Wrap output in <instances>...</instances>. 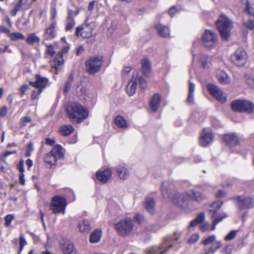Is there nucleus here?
Instances as JSON below:
<instances>
[{
  "instance_id": "obj_1",
  "label": "nucleus",
  "mask_w": 254,
  "mask_h": 254,
  "mask_svg": "<svg viewBox=\"0 0 254 254\" xmlns=\"http://www.w3.org/2000/svg\"><path fill=\"white\" fill-rule=\"evenodd\" d=\"M174 185L170 182H165L162 184L161 191L164 198H170L172 202L180 207L183 206L189 200L187 192L180 193H174Z\"/></svg>"
},
{
  "instance_id": "obj_2",
  "label": "nucleus",
  "mask_w": 254,
  "mask_h": 254,
  "mask_svg": "<svg viewBox=\"0 0 254 254\" xmlns=\"http://www.w3.org/2000/svg\"><path fill=\"white\" fill-rule=\"evenodd\" d=\"M66 111L68 118L72 122L76 123L82 122L88 115V111L77 103H73L68 105Z\"/></svg>"
},
{
  "instance_id": "obj_3",
  "label": "nucleus",
  "mask_w": 254,
  "mask_h": 254,
  "mask_svg": "<svg viewBox=\"0 0 254 254\" xmlns=\"http://www.w3.org/2000/svg\"><path fill=\"white\" fill-rule=\"evenodd\" d=\"M216 24L222 40L227 41L233 27L232 21L226 16L222 14L216 22Z\"/></svg>"
},
{
  "instance_id": "obj_4",
  "label": "nucleus",
  "mask_w": 254,
  "mask_h": 254,
  "mask_svg": "<svg viewBox=\"0 0 254 254\" xmlns=\"http://www.w3.org/2000/svg\"><path fill=\"white\" fill-rule=\"evenodd\" d=\"M171 240V238H165L160 245L147 248L145 250L146 254H167L169 250L173 248Z\"/></svg>"
},
{
  "instance_id": "obj_5",
  "label": "nucleus",
  "mask_w": 254,
  "mask_h": 254,
  "mask_svg": "<svg viewBox=\"0 0 254 254\" xmlns=\"http://www.w3.org/2000/svg\"><path fill=\"white\" fill-rule=\"evenodd\" d=\"M66 204V200L64 197L56 195L52 198L50 209L54 214H64L65 212Z\"/></svg>"
},
{
  "instance_id": "obj_6",
  "label": "nucleus",
  "mask_w": 254,
  "mask_h": 254,
  "mask_svg": "<svg viewBox=\"0 0 254 254\" xmlns=\"http://www.w3.org/2000/svg\"><path fill=\"white\" fill-rule=\"evenodd\" d=\"M138 83L142 89H144L147 86L144 78L133 74L126 88L127 93L129 96H132L136 92Z\"/></svg>"
},
{
  "instance_id": "obj_7",
  "label": "nucleus",
  "mask_w": 254,
  "mask_h": 254,
  "mask_svg": "<svg viewBox=\"0 0 254 254\" xmlns=\"http://www.w3.org/2000/svg\"><path fill=\"white\" fill-rule=\"evenodd\" d=\"M103 63V58L101 56H93L90 57L85 63L87 71L93 74L99 71Z\"/></svg>"
},
{
  "instance_id": "obj_8",
  "label": "nucleus",
  "mask_w": 254,
  "mask_h": 254,
  "mask_svg": "<svg viewBox=\"0 0 254 254\" xmlns=\"http://www.w3.org/2000/svg\"><path fill=\"white\" fill-rule=\"evenodd\" d=\"M95 28L92 23L85 22L76 28L75 34L77 37L89 38L92 36V32Z\"/></svg>"
},
{
  "instance_id": "obj_9",
  "label": "nucleus",
  "mask_w": 254,
  "mask_h": 254,
  "mask_svg": "<svg viewBox=\"0 0 254 254\" xmlns=\"http://www.w3.org/2000/svg\"><path fill=\"white\" fill-rule=\"evenodd\" d=\"M116 230L122 236L130 234L133 228L132 222L130 219L127 218L115 224Z\"/></svg>"
},
{
  "instance_id": "obj_10",
  "label": "nucleus",
  "mask_w": 254,
  "mask_h": 254,
  "mask_svg": "<svg viewBox=\"0 0 254 254\" xmlns=\"http://www.w3.org/2000/svg\"><path fill=\"white\" fill-rule=\"evenodd\" d=\"M207 89L210 94L220 103L223 104L226 102L227 99L226 95L221 89L215 84H208Z\"/></svg>"
},
{
  "instance_id": "obj_11",
  "label": "nucleus",
  "mask_w": 254,
  "mask_h": 254,
  "mask_svg": "<svg viewBox=\"0 0 254 254\" xmlns=\"http://www.w3.org/2000/svg\"><path fill=\"white\" fill-rule=\"evenodd\" d=\"M204 45L209 48L214 47L217 44V38L216 34L213 31L206 30L201 37Z\"/></svg>"
},
{
  "instance_id": "obj_12",
  "label": "nucleus",
  "mask_w": 254,
  "mask_h": 254,
  "mask_svg": "<svg viewBox=\"0 0 254 254\" xmlns=\"http://www.w3.org/2000/svg\"><path fill=\"white\" fill-rule=\"evenodd\" d=\"M214 138V134L210 128H204L199 137V144L202 146H206L210 144Z\"/></svg>"
},
{
  "instance_id": "obj_13",
  "label": "nucleus",
  "mask_w": 254,
  "mask_h": 254,
  "mask_svg": "<svg viewBox=\"0 0 254 254\" xmlns=\"http://www.w3.org/2000/svg\"><path fill=\"white\" fill-rule=\"evenodd\" d=\"M49 80L47 78L40 76V75H36V81H30L29 84L38 89L37 95H40L43 91V89L45 88L47 86Z\"/></svg>"
},
{
  "instance_id": "obj_14",
  "label": "nucleus",
  "mask_w": 254,
  "mask_h": 254,
  "mask_svg": "<svg viewBox=\"0 0 254 254\" xmlns=\"http://www.w3.org/2000/svg\"><path fill=\"white\" fill-rule=\"evenodd\" d=\"M112 174V170L110 168L100 170L96 173V178L99 182L105 184L111 178Z\"/></svg>"
},
{
  "instance_id": "obj_15",
  "label": "nucleus",
  "mask_w": 254,
  "mask_h": 254,
  "mask_svg": "<svg viewBox=\"0 0 254 254\" xmlns=\"http://www.w3.org/2000/svg\"><path fill=\"white\" fill-rule=\"evenodd\" d=\"M239 112L254 114V104L247 100H239Z\"/></svg>"
},
{
  "instance_id": "obj_16",
  "label": "nucleus",
  "mask_w": 254,
  "mask_h": 254,
  "mask_svg": "<svg viewBox=\"0 0 254 254\" xmlns=\"http://www.w3.org/2000/svg\"><path fill=\"white\" fill-rule=\"evenodd\" d=\"M254 206L253 199L249 196H239V209H248Z\"/></svg>"
},
{
  "instance_id": "obj_17",
  "label": "nucleus",
  "mask_w": 254,
  "mask_h": 254,
  "mask_svg": "<svg viewBox=\"0 0 254 254\" xmlns=\"http://www.w3.org/2000/svg\"><path fill=\"white\" fill-rule=\"evenodd\" d=\"M69 49V47L68 45L63 46L61 52L55 58L54 66L56 69H58L59 66L64 63V59L63 58V54L67 53Z\"/></svg>"
},
{
  "instance_id": "obj_18",
  "label": "nucleus",
  "mask_w": 254,
  "mask_h": 254,
  "mask_svg": "<svg viewBox=\"0 0 254 254\" xmlns=\"http://www.w3.org/2000/svg\"><path fill=\"white\" fill-rule=\"evenodd\" d=\"M227 217V214L225 213H221L217 214H211V218L212 220V225L211 228V231H214L216 229V225L220 222H222L223 220Z\"/></svg>"
},
{
  "instance_id": "obj_19",
  "label": "nucleus",
  "mask_w": 254,
  "mask_h": 254,
  "mask_svg": "<svg viewBox=\"0 0 254 254\" xmlns=\"http://www.w3.org/2000/svg\"><path fill=\"white\" fill-rule=\"evenodd\" d=\"M116 170L119 178L121 179L126 180L129 176V171L125 165H118L117 166Z\"/></svg>"
},
{
  "instance_id": "obj_20",
  "label": "nucleus",
  "mask_w": 254,
  "mask_h": 254,
  "mask_svg": "<svg viewBox=\"0 0 254 254\" xmlns=\"http://www.w3.org/2000/svg\"><path fill=\"white\" fill-rule=\"evenodd\" d=\"M161 96L159 94H155L150 101V108L153 112H156L160 106Z\"/></svg>"
},
{
  "instance_id": "obj_21",
  "label": "nucleus",
  "mask_w": 254,
  "mask_h": 254,
  "mask_svg": "<svg viewBox=\"0 0 254 254\" xmlns=\"http://www.w3.org/2000/svg\"><path fill=\"white\" fill-rule=\"evenodd\" d=\"M187 193L189 194V199H191L198 202H200L206 198V196L204 194L194 190H191Z\"/></svg>"
},
{
  "instance_id": "obj_22",
  "label": "nucleus",
  "mask_w": 254,
  "mask_h": 254,
  "mask_svg": "<svg viewBox=\"0 0 254 254\" xmlns=\"http://www.w3.org/2000/svg\"><path fill=\"white\" fill-rule=\"evenodd\" d=\"M222 139L226 144L231 146L236 145L238 141V138L234 133H228L223 135Z\"/></svg>"
},
{
  "instance_id": "obj_23",
  "label": "nucleus",
  "mask_w": 254,
  "mask_h": 254,
  "mask_svg": "<svg viewBox=\"0 0 254 254\" xmlns=\"http://www.w3.org/2000/svg\"><path fill=\"white\" fill-rule=\"evenodd\" d=\"M142 72L144 75H148L151 70V65L150 61L147 58H145L141 61Z\"/></svg>"
},
{
  "instance_id": "obj_24",
  "label": "nucleus",
  "mask_w": 254,
  "mask_h": 254,
  "mask_svg": "<svg viewBox=\"0 0 254 254\" xmlns=\"http://www.w3.org/2000/svg\"><path fill=\"white\" fill-rule=\"evenodd\" d=\"M159 35L163 38L168 37L170 35L169 28L162 24H159L156 26Z\"/></svg>"
},
{
  "instance_id": "obj_25",
  "label": "nucleus",
  "mask_w": 254,
  "mask_h": 254,
  "mask_svg": "<svg viewBox=\"0 0 254 254\" xmlns=\"http://www.w3.org/2000/svg\"><path fill=\"white\" fill-rule=\"evenodd\" d=\"M78 228L79 231L82 233H88L91 229L90 224L87 220L80 221L78 223Z\"/></svg>"
},
{
  "instance_id": "obj_26",
  "label": "nucleus",
  "mask_w": 254,
  "mask_h": 254,
  "mask_svg": "<svg viewBox=\"0 0 254 254\" xmlns=\"http://www.w3.org/2000/svg\"><path fill=\"white\" fill-rule=\"evenodd\" d=\"M58 160L64 157L63 148L59 145H55L50 152Z\"/></svg>"
},
{
  "instance_id": "obj_27",
  "label": "nucleus",
  "mask_w": 254,
  "mask_h": 254,
  "mask_svg": "<svg viewBox=\"0 0 254 254\" xmlns=\"http://www.w3.org/2000/svg\"><path fill=\"white\" fill-rule=\"evenodd\" d=\"M195 87V84L190 81H189V94L187 98V102L190 104L194 103V92Z\"/></svg>"
},
{
  "instance_id": "obj_28",
  "label": "nucleus",
  "mask_w": 254,
  "mask_h": 254,
  "mask_svg": "<svg viewBox=\"0 0 254 254\" xmlns=\"http://www.w3.org/2000/svg\"><path fill=\"white\" fill-rule=\"evenodd\" d=\"M56 24H52L47 29L45 33V38L48 39H52L55 38L56 35Z\"/></svg>"
},
{
  "instance_id": "obj_29",
  "label": "nucleus",
  "mask_w": 254,
  "mask_h": 254,
  "mask_svg": "<svg viewBox=\"0 0 254 254\" xmlns=\"http://www.w3.org/2000/svg\"><path fill=\"white\" fill-rule=\"evenodd\" d=\"M242 4L245 6L244 11L251 16H254V8L252 7L249 0H242Z\"/></svg>"
},
{
  "instance_id": "obj_30",
  "label": "nucleus",
  "mask_w": 254,
  "mask_h": 254,
  "mask_svg": "<svg viewBox=\"0 0 254 254\" xmlns=\"http://www.w3.org/2000/svg\"><path fill=\"white\" fill-rule=\"evenodd\" d=\"M248 60V56L247 52L243 49H239V66L245 65Z\"/></svg>"
},
{
  "instance_id": "obj_31",
  "label": "nucleus",
  "mask_w": 254,
  "mask_h": 254,
  "mask_svg": "<svg viewBox=\"0 0 254 254\" xmlns=\"http://www.w3.org/2000/svg\"><path fill=\"white\" fill-rule=\"evenodd\" d=\"M74 247L69 242H66L62 245V250L64 254H70L72 253Z\"/></svg>"
},
{
  "instance_id": "obj_32",
  "label": "nucleus",
  "mask_w": 254,
  "mask_h": 254,
  "mask_svg": "<svg viewBox=\"0 0 254 254\" xmlns=\"http://www.w3.org/2000/svg\"><path fill=\"white\" fill-rule=\"evenodd\" d=\"M145 207L146 210L150 213H153L155 211V202L152 198H147L145 203Z\"/></svg>"
},
{
  "instance_id": "obj_33",
  "label": "nucleus",
  "mask_w": 254,
  "mask_h": 254,
  "mask_svg": "<svg viewBox=\"0 0 254 254\" xmlns=\"http://www.w3.org/2000/svg\"><path fill=\"white\" fill-rule=\"evenodd\" d=\"M102 232L101 230H97L93 232L90 236V241L92 243H96L99 242L101 239Z\"/></svg>"
},
{
  "instance_id": "obj_34",
  "label": "nucleus",
  "mask_w": 254,
  "mask_h": 254,
  "mask_svg": "<svg viewBox=\"0 0 254 254\" xmlns=\"http://www.w3.org/2000/svg\"><path fill=\"white\" fill-rule=\"evenodd\" d=\"M217 77L219 81L223 84H226L230 82L227 74L223 71H219L217 74Z\"/></svg>"
},
{
  "instance_id": "obj_35",
  "label": "nucleus",
  "mask_w": 254,
  "mask_h": 254,
  "mask_svg": "<svg viewBox=\"0 0 254 254\" xmlns=\"http://www.w3.org/2000/svg\"><path fill=\"white\" fill-rule=\"evenodd\" d=\"M223 204L221 201H217L214 202L210 206L209 212L211 214H215L217 211L219 210L221 206Z\"/></svg>"
},
{
  "instance_id": "obj_36",
  "label": "nucleus",
  "mask_w": 254,
  "mask_h": 254,
  "mask_svg": "<svg viewBox=\"0 0 254 254\" xmlns=\"http://www.w3.org/2000/svg\"><path fill=\"white\" fill-rule=\"evenodd\" d=\"M205 217L204 213L202 212L200 213L195 219L191 221L189 227H193L196 226L198 224L202 223L205 219Z\"/></svg>"
},
{
  "instance_id": "obj_37",
  "label": "nucleus",
  "mask_w": 254,
  "mask_h": 254,
  "mask_svg": "<svg viewBox=\"0 0 254 254\" xmlns=\"http://www.w3.org/2000/svg\"><path fill=\"white\" fill-rule=\"evenodd\" d=\"M114 124L118 127H127L126 120L121 116H117L114 119Z\"/></svg>"
},
{
  "instance_id": "obj_38",
  "label": "nucleus",
  "mask_w": 254,
  "mask_h": 254,
  "mask_svg": "<svg viewBox=\"0 0 254 254\" xmlns=\"http://www.w3.org/2000/svg\"><path fill=\"white\" fill-rule=\"evenodd\" d=\"M44 160L46 163L49 164L51 166L56 165L57 161V159L51 152L47 153L45 155Z\"/></svg>"
},
{
  "instance_id": "obj_39",
  "label": "nucleus",
  "mask_w": 254,
  "mask_h": 254,
  "mask_svg": "<svg viewBox=\"0 0 254 254\" xmlns=\"http://www.w3.org/2000/svg\"><path fill=\"white\" fill-rule=\"evenodd\" d=\"M40 38L36 35L35 33L29 34L26 38V42L31 45H33L35 43H39L40 42Z\"/></svg>"
},
{
  "instance_id": "obj_40",
  "label": "nucleus",
  "mask_w": 254,
  "mask_h": 254,
  "mask_svg": "<svg viewBox=\"0 0 254 254\" xmlns=\"http://www.w3.org/2000/svg\"><path fill=\"white\" fill-rule=\"evenodd\" d=\"M73 81V76L72 74H70L68 80L65 82V86L64 87V94H66L70 90L71 84Z\"/></svg>"
},
{
  "instance_id": "obj_41",
  "label": "nucleus",
  "mask_w": 254,
  "mask_h": 254,
  "mask_svg": "<svg viewBox=\"0 0 254 254\" xmlns=\"http://www.w3.org/2000/svg\"><path fill=\"white\" fill-rule=\"evenodd\" d=\"M9 37L12 41H15L18 39L24 40L25 39L24 35L19 32L11 33Z\"/></svg>"
},
{
  "instance_id": "obj_42",
  "label": "nucleus",
  "mask_w": 254,
  "mask_h": 254,
  "mask_svg": "<svg viewBox=\"0 0 254 254\" xmlns=\"http://www.w3.org/2000/svg\"><path fill=\"white\" fill-rule=\"evenodd\" d=\"M222 246L221 241H218L213 243L212 245L209 249V252L214 253L216 250Z\"/></svg>"
},
{
  "instance_id": "obj_43",
  "label": "nucleus",
  "mask_w": 254,
  "mask_h": 254,
  "mask_svg": "<svg viewBox=\"0 0 254 254\" xmlns=\"http://www.w3.org/2000/svg\"><path fill=\"white\" fill-rule=\"evenodd\" d=\"M237 233V230L231 231L224 237V240L226 241H230L233 240L236 238Z\"/></svg>"
},
{
  "instance_id": "obj_44",
  "label": "nucleus",
  "mask_w": 254,
  "mask_h": 254,
  "mask_svg": "<svg viewBox=\"0 0 254 254\" xmlns=\"http://www.w3.org/2000/svg\"><path fill=\"white\" fill-rule=\"evenodd\" d=\"M73 131V128H60L59 132L64 136H67Z\"/></svg>"
},
{
  "instance_id": "obj_45",
  "label": "nucleus",
  "mask_w": 254,
  "mask_h": 254,
  "mask_svg": "<svg viewBox=\"0 0 254 254\" xmlns=\"http://www.w3.org/2000/svg\"><path fill=\"white\" fill-rule=\"evenodd\" d=\"M182 234V233L181 232L177 231V232H175L174 233L173 235H172L171 236H168V237H166V238H169V237L171 238V243L173 245V241H178L179 240V239H180V238L181 237Z\"/></svg>"
},
{
  "instance_id": "obj_46",
  "label": "nucleus",
  "mask_w": 254,
  "mask_h": 254,
  "mask_svg": "<svg viewBox=\"0 0 254 254\" xmlns=\"http://www.w3.org/2000/svg\"><path fill=\"white\" fill-rule=\"evenodd\" d=\"M19 245L20 247L18 252L20 253L22 251L24 247L27 245V242L23 236H20L19 237Z\"/></svg>"
},
{
  "instance_id": "obj_47",
  "label": "nucleus",
  "mask_w": 254,
  "mask_h": 254,
  "mask_svg": "<svg viewBox=\"0 0 254 254\" xmlns=\"http://www.w3.org/2000/svg\"><path fill=\"white\" fill-rule=\"evenodd\" d=\"M200 60L203 67H206L208 63V56L206 55L201 54L200 55Z\"/></svg>"
},
{
  "instance_id": "obj_48",
  "label": "nucleus",
  "mask_w": 254,
  "mask_h": 254,
  "mask_svg": "<svg viewBox=\"0 0 254 254\" xmlns=\"http://www.w3.org/2000/svg\"><path fill=\"white\" fill-rule=\"evenodd\" d=\"M216 240V236L214 235H211L203 241V244L205 245H208L214 242Z\"/></svg>"
},
{
  "instance_id": "obj_49",
  "label": "nucleus",
  "mask_w": 254,
  "mask_h": 254,
  "mask_svg": "<svg viewBox=\"0 0 254 254\" xmlns=\"http://www.w3.org/2000/svg\"><path fill=\"white\" fill-rule=\"evenodd\" d=\"M245 80L247 84L253 88H254V78L249 75L245 76Z\"/></svg>"
},
{
  "instance_id": "obj_50",
  "label": "nucleus",
  "mask_w": 254,
  "mask_h": 254,
  "mask_svg": "<svg viewBox=\"0 0 254 254\" xmlns=\"http://www.w3.org/2000/svg\"><path fill=\"white\" fill-rule=\"evenodd\" d=\"M199 238V236L198 234H194L190 236L188 242L190 244L194 243L198 240Z\"/></svg>"
},
{
  "instance_id": "obj_51",
  "label": "nucleus",
  "mask_w": 254,
  "mask_h": 254,
  "mask_svg": "<svg viewBox=\"0 0 254 254\" xmlns=\"http://www.w3.org/2000/svg\"><path fill=\"white\" fill-rule=\"evenodd\" d=\"M76 89L78 96L83 95L86 93V88L81 85H77Z\"/></svg>"
},
{
  "instance_id": "obj_52",
  "label": "nucleus",
  "mask_w": 254,
  "mask_h": 254,
  "mask_svg": "<svg viewBox=\"0 0 254 254\" xmlns=\"http://www.w3.org/2000/svg\"><path fill=\"white\" fill-rule=\"evenodd\" d=\"M13 218H14L13 216L11 214L7 215L4 218L5 226H6L7 227L9 226L11 224V222L13 219Z\"/></svg>"
},
{
  "instance_id": "obj_53",
  "label": "nucleus",
  "mask_w": 254,
  "mask_h": 254,
  "mask_svg": "<svg viewBox=\"0 0 254 254\" xmlns=\"http://www.w3.org/2000/svg\"><path fill=\"white\" fill-rule=\"evenodd\" d=\"M75 23L73 19L71 18L69 19L66 24V27H65V30L66 31H69L74 26Z\"/></svg>"
},
{
  "instance_id": "obj_54",
  "label": "nucleus",
  "mask_w": 254,
  "mask_h": 254,
  "mask_svg": "<svg viewBox=\"0 0 254 254\" xmlns=\"http://www.w3.org/2000/svg\"><path fill=\"white\" fill-rule=\"evenodd\" d=\"M230 60L236 65H237L238 64V54L237 52L236 51L233 55H231L230 58Z\"/></svg>"
},
{
  "instance_id": "obj_55",
  "label": "nucleus",
  "mask_w": 254,
  "mask_h": 254,
  "mask_svg": "<svg viewBox=\"0 0 254 254\" xmlns=\"http://www.w3.org/2000/svg\"><path fill=\"white\" fill-rule=\"evenodd\" d=\"M33 150V144L31 142H30L27 147V150L25 153V156L26 157H29L31 155V153Z\"/></svg>"
},
{
  "instance_id": "obj_56",
  "label": "nucleus",
  "mask_w": 254,
  "mask_h": 254,
  "mask_svg": "<svg viewBox=\"0 0 254 254\" xmlns=\"http://www.w3.org/2000/svg\"><path fill=\"white\" fill-rule=\"evenodd\" d=\"M21 6H22V5L18 3H17L16 4H15L13 9H12L11 11V14L14 16H16L17 12L20 10Z\"/></svg>"
},
{
  "instance_id": "obj_57",
  "label": "nucleus",
  "mask_w": 254,
  "mask_h": 254,
  "mask_svg": "<svg viewBox=\"0 0 254 254\" xmlns=\"http://www.w3.org/2000/svg\"><path fill=\"white\" fill-rule=\"evenodd\" d=\"M46 47V52L47 54L51 56H53L55 53V51L53 46L52 45H47Z\"/></svg>"
},
{
  "instance_id": "obj_58",
  "label": "nucleus",
  "mask_w": 254,
  "mask_h": 254,
  "mask_svg": "<svg viewBox=\"0 0 254 254\" xmlns=\"http://www.w3.org/2000/svg\"><path fill=\"white\" fill-rule=\"evenodd\" d=\"M7 112V108L5 106H3L0 108V117H4L6 116Z\"/></svg>"
},
{
  "instance_id": "obj_59",
  "label": "nucleus",
  "mask_w": 254,
  "mask_h": 254,
  "mask_svg": "<svg viewBox=\"0 0 254 254\" xmlns=\"http://www.w3.org/2000/svg\"><path fill=\"white\" fill-rule=\"evenodd\" d=\"M231 108L234 112H238V100H235L231 103Z\"/></svg>"
},
{
  "instance_id": "obj_60",
  "label": "nucleus",
  "mask_w": 254,
  "mask_h": 254,
  "mask_svg": "<svg viewBox=\"0 0 254 254\" xmlns=\"http://www.w3.org/2000/svg\"><path fill=\"white\" fill-rule=\"evenodd\" d=\"M17 169H18L20 173H24L25 171L24 161L23 160H20L19 163L17 165Z\"/></svg>"
},
{
  "instance_id": "obj_61",
  "label": "nucleus",
  "mask_w": 254,
  "mask_h": 254,
  "mask_svg": "<svg viewBox=\"0 0 254 254\" xmlns=\"http://www.w3.org/2000/svg\"><path fill=\"white\" fill-rule=\"evenodd\" d=\"M199 228L202 232H205L209 230L210 225L208 223H204L200 225Z\"/></svg>"
},
{
  "instance_id": "obj_62",
  "label": "nucleus",
  "mask_w": 254,
  "mask_h": 254,
  "mask_svg": "<svg viewBox=\"0 0 254 254\" xmlns=\"http://www.w3.org/2000/svg\"><path fill=\"white\" fill-rule=\"evenodd\" d=\"M29 88V86L27 84L23 85L20 88V92L21 96H23L25 94V91Z\"/></svg>"
},
{
  "instance_id": "obj_63",
  "label": "nucleus",
  "mask_w": 254,
  "mask_h": 254,
  "mask_svg": "<svg viewBox=\"0 0 254 254\" xmlns=\"http://www.w3.org/2000/svg\"><path fill=\"white\" fill-rule=\"evenodd\" d=\"M0 31L6 34L8 36H9L11 33L10 30L4 26H1L0 27Z\"/></svg>"
},
{
  "instance_id": "obj_64",
  "label": "nucleus",
  "mask_w": 254,
  "mask_h": 254,
  "mask_svg": "<svg viewBox=\"0 0 254 254\" xmlns=\"http://www.w3.org/2000/svg\"><path fill=\"white\" fill-rule=\"evenodd\" d=\"M19 184L21 185H24L25 183V181L24 179V173H20L19 176Z\"/></svg>"
}]
</instances>
